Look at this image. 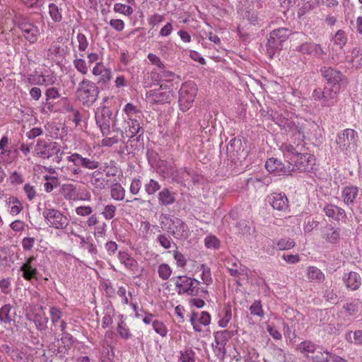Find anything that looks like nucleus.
<instances>
[{
    "label": "nucleus",
    "mask_w": 362,
    "mask_h": 362,
    "mask_svg": "<svg viewBox=\"0 0 362 362\" xmlns=\"http://www.w3.org/2000/svg\"><path fill=\"white\" fill-rule=\"evenodd\" d=\"M66 160L68 163L58 168L59 177L64 180L77 181L82 173L81 168L93 170L100 166L98 160L83 157L78 153H71L66 157Z\"/></svg>",
    "instance_id": "obj_2"
},
{
    "label": "nucleus",
    "mask_w": 362,
    "mask_h": 362,
    "mask_svg": "<svg viewBox=\"0 0 362 362\" xmlns=\"http://www.w3.org/2000/svg\"><path fill=\"white\" fill-rule=\"evenodd\" d=\"M89 182L94 189L99 191L105 189L108 183L103 173L100 170H95L89 174Z\"/></svg>",
    "instance_id": "obj_27"
},
{
    "label": "nucleus",
    "mask_w": 362,
    "mask_h": 362,
    "mask_svg": "<svg viewBox=\"0 0 362 362\" xmlns=\"http://www.w3.org/2000/svg\"><path fill=\"white\" fill-rule=\"evenodd\" d=\"M19 28L24 37L30 43H35L37 40L40 35V30L37 26L28 22H22L20 23Z\"/></svg>",
    "instance_id": "obj_19"
},
{
    "label": "nucleus",
    "mask_w": 362,
    "mask_h": 362,
    "mask_svg": "<svg viewBox=\"0 0 362 362\" xmlns=\"http://www.w3.org/2000/svg\"><path fill=\"white\" fill-rule=\"evenodd\" d=\"M358 194V188L356 186H346L341 192V197L344 204L347 206L354 204Z\"/></svg>",
    "instance_id": "obj_29"
},
{
    "label": "nucleus",
    "mask_w": 362,
    "mask_h": 362,
    "mask_svg": "<svg viewBox=\"0 0 362 362\" xmlns=\"http://www.w3.org/2000/svg\"><path fill=\"white\" fill-rule=\"evenodd\" d=\"M34 322L39 330H45L47 327L48 317L43 314H36L34 317Z\"/></svg>",
    "instance_id": "obj_46"
},
{
    "label": "nucleus",
    "mask_w": 362,
    "mask_h": 362,
    "mask_svg": "<svg viewBox=\"0 0 362 362\" xmlns=\"http://www.w3.org/2000/svg\"><path fill=\"white\" fill-rule=\"evenodd\" d=\"M0 289L1 293L8 294L12 290L11 278H4L0 280Z\"/></svg>",
    "instance_id": "obj_60"
},
{
    "label": "nucleus",
    "mask_w": 362,
    "mask_h": 362,
    "mask_svg": "<svg viewBox=\"0 0 362 362\" xmlns=\"http://www.w3.org/2000/svg\"><path fill=\"white\" fill-rule=\"evenodd\" d=\"M158 273L160 279L167 280L171 276L172 269L168 264L163 263L158 266Z\"/></svg>",
    "instance_id": "obj_50"
},
{
    "label": "nucleus",
    "mask_w": 362,
    "mask_h": 362,
    "mask_svg": "<svg viewBox=\"0 0 362 362\" xmlns=\"http://www.w3.org/2000/svg\"><path fill=\"white\" fill-rule=\"evenodd\" d=\"M76 214L79 216H89L93 214V209L90 206H79L75 209Z\"/></svg>",
    "instance_id": "obj_61"
},
{
    "label": "nucleus",
    "mask_w": 362,
    "mask_h": 362,
    "mask_svg": "<svg viewBox=\"0 0 362 362\" xmlns=\"http://www.w3.org/2000/svg\"><path fill=\"white\" fill-rule=\"evenodd\" d=\"M173 225L174 226L173 228H169V232H170L173 235H174L177 238H187L190 235L189 229L187 225L182 221L181 219L178 218H174L171 220Z\"/></svg>",
    "instance_id": "obj_20"
},
{
    "label": "nucleus",
    "mask_w": 362,
    "mask_h": 362,
    "mask_svg": "<svg viewBox=\"0 0 362 362\" xmlns=\"http://www.w3.org/2000/svg\"><path fill=\"white\" fill-rule=\"evenodd\" d=\"M358 141V133L352 129H346L338 133L336 138L337 148L347 156L356 151Z\"/></svg>",
    "instance_id": "obj_5"
},
{
    "label": "nucleus",
    "mask_w": 362,
    "mask_h": 362,
    "mask_svg": "<svg viewBox=\"0 0 362 362\" xmlns=\"http://www.w3.org/2000/svg\"><path fill=\"white\" fill-rule=\"evenodd\" d=\"M145 191L148 195L154 194L160 189V184L155 180L151 179L144 185Z\"/></svg>",
    "instance_id": "obj_51"
},
{
    "label": "nucleus",
    "mask_w": 362,
    "mask_h": 362,
    "mask_svg": "<svg viewBox=\"0 0 362 362\" xmlns=\"http://www.w3.org/2000/svg\"><path fill=\"white\" fill-rule=\"evenodd\" d=\"M59 148L56 142L45 139H38L34 148L35 156L42 158H49L57 154Z\"/></svg>",
    "instance_id": "obj_12"
},
{
    "label": "nucleus",
    "mask_w": 362,
    "mask_h": 362,
    "mask_svg": "<svg viewBox=\"0 0 362 362\" xmlns=\"http://www.w3.org/2000/svg\"><path fill=\"white\" fill-rule=\"evenodd\" d=\"M146 100L152 105L169 103L174 98L172 85L160 84L158 88L146 92Z\"/></svg>",
    "instance_id": "obj_7"
},
{
    "label": "nucleus",
    "mask_w": 362,
    "mask_h": 362,
    "mask_svg": "<svg viewBox=\"0 0 362 362\" xmlns=\"http://www.w3.org/2000/svg\"><path fill=\"white\" fill-rule=\"evenodd\" d=\"M45 100L48 103L50 100L57 99L60 97L59 90L55 87L49 88L45 91Z\"/></svg>",
    "instance_id": "obj_62"
},
{
    "label": "nucleus",
    "mask_w": 362,
    "mask_h": 362,
    "mask_svg": "<svg viewBox=\"0 0 362 362\" xmlns=\"http://www.w3.org/2000/svg\"><path fill=\"white\" fill-rule=\"evenodd\" d=\"M40 86H52L57 81V76L52 73L40 75Z\"/></svg>",
    "instance_id": "obj_55"
},
{
    "label": "nucleus",
    "mask_w": 362,
    "mask_h": 362,
    "mask_svg": "<svg viewBox=\"0 0 362 362\" xmlns=\"http://www.w3.org/2000/svg\"><path fill=\"white\" fill-rule=\"evenodd\" d=\"M173 180L180 184H184L192 177V171L186 168L176 170L172 173Z\"/></svg>",
    "instance_id": "obj_34"
},
{
    "label": "nucleus",
    "mask_w": 362,
    "mask_h": 362,
    "mask_svg": "<svg viewBox=\"0 0 362 362\" xmlns=\"http://www.w3.org/2000/svg\"><path fill=\"white\" fill-rule=\"evenodd\" d=\"M339 91V86H327L323 90V98L322 105L329 107L334 105L337 102V93Z\"/></svg>",
    "instance_id": "obj_24"
},
{
    "label": "nucleus",
    "mask_w": 362,
    "mask_h": 362,
    "mask_svg": "<svg viewBox=\"0 0 362 362\" xmlns=\"http://www.w3.org/2000/svg\"><path fill=\"white\" fill-rule=\"evenodd\" d=\"M150 75L154 83H158L160 81L171 82L175 77V73L166 69L165 65L163 68H160L158 71H152Z\"/></svg>",
    "instance_id": "obj_25"
},
{
    "label": "nucleus",
    "mask_w": 362,
    "mask_h": 362,
    "mask_svg": "<svg viewBox=\"0 0 362 362\" xmlns=\"http://www.w3.org/2000/svg\"><path fill=\"white\" fill-rule=\"evenodd\" d=\"M297 349L302 354H313L316 349V346L310 341H304L298 344Z\"/></svg>",
    "instance_id": "obj_41"
},
{
    "label": "nucleus",
    "mask_w": 362,
    "mask_h": 362,
    "mask_svg": "<svg viewBox=\"0 0 362 362\" xmlns=\"http://www.w3.org/2000/svg\"><path fill=\"white\" fill-rule=\"evenodd\" d=\"M11 309L12 306L10 304H6L0 308V322L10 323L12 321Z\"/></svg>",
    "instance_id": "obj_39"
},
{
    "label": "nucleus",
    "mask_w": 362,
    "mask_h": 362,
    "mask_svg": "<svg viewBox=\"0 0 362 362\" xmlns=\"http://www.w3.org/2000/svg\"><path fill=\"white\" fill-rule=\"evenodd\" d=\"M173 255L176 261V265L177 267H185L187 264V260L185 257V256L179 252L177 250L173 251Z\"/></svg>",
    "instance_id": "obj_59"
},
{
    "label": "nucleus",
    "mask_w": 362,
    "mask_h": 362,
    "mask_svg": "<svg viewBox=\"0 0 362 362\" xmlns=\"http://www.w3.org/2000/svg\"><path fill=\"white\" fill-rule=\"evenodd\" d=\"M61 192L66 200H90L91 195L90 193H86L84 197H79L77 192L76 187L72 184H65L62 186Z\"/></svg>",
    "instance_id": "obj_18"
},
{
    "label": "nucleus",
    "mask_w": 362,
    "mask_h": 362,
    "mask_svg": "<svg viewBox=\"0 0 362 362\" xmlns=\"http://www.w3.org/2000/svg\"><path fill=\"white\" fill-rule=\"evenodd\" d=\"M202 270V279L204 284L209 286L212 283V278L211 275L210 269L205 266L204 264H202L201 266Z\"/></svg>",
    "instance_id": "obj_58"
},
{
    "label": "nucleus",
    "mask_w": 362,
    "mask_h": 362,
    "mask_svg": "<svg viewBox=\"0 0 362 362\" xmlns=\"http://www.w3.org/2000/svg\"><path fill=\"white\" fill-rule=\"evenodd\" d=\"M232 337V332L227 329L218 331L214 333L215 343L226 346L229 339Z\"/></svg>",
    "instance_id": "obj_36"
},
{
    "label": "nucleus",
    "mask_w": 362,
    "mask_h": 362,
    "mask_svg": "<svg viewBox=\"0 0 362 362\" xmlns=\"http://www.w3.org/2000/svg\"><path fill=\"white\" fill-rule=\"evenodd\" d=\"M6 205L9 209L10 214L12 216L18 215L23 209L21 202L15 197H10L6 201Z\"/></svg>",
    "instance_id": "obj_35"
},
{
    "label": "nucleus",
    "mask_w": 362,
    "mask_h": 362,
    "mask_svg": "<svg viewBox=\"0 0 362 362\" xmlns=\"http://www.w3.org/2000/svg\"><path fill=\"white\" fill-rule=\"evenodd\" d=\"M116 210L117 209L115 205L107 204L105 206L101 214L106 220H110L115 217Z\"/></svg>",
    "instance_id": "obj_57"
},
{
    "label": "nucleus",
    "mask_w": 362,
    "mask_h": 362,
    "mask_svg": "<svg viewBox=\"0 0 362 362\" xmlns=\"http://www.w3.org/2000/svg\"><path fill=\"white\" fill-rule=\"evenodd\" d=\"M113 11L115 13H121L127 16H131L134 12L133 8L130 6L120 3L115 4Z\"/></svg>",
    "instance_id": "obj_47"
},
{
    "label": "nucleus",
    "mask_w": 362,
    "mask_h": 362,
    "mask_svg": "<svg viewBox=\"0 0 362 362\" xmlns=\"http://www.w3.org/2000/svg\"><path fill=\"white\" fill-rule=\"evenodd\" d=\"M124 129L127 137L133 138L143 129L141 125L143 112L141 110L132 103H127L123 107Z\"/></svg>",
    "instance_id": "obj_3"
},
{
    "label": "nucleus",
    "mask_w": 362,
    "mask_h": 362,
    "mask_svg": "<svg viewBox=\"0 0 362 362\" xmlns=\"http://www.w3.org/2000/svg\"><path fill=\"white\" fill-rule=\"evenodd\" d=\"M227 154L233 160H240L247 156L240 139H232L226 147Z\"/></svg>",
    "instance_id": "obj_14"
},
{
    "label": "nucleus",
    "mask_w": 362,
    "mask_h": 362,
    "mask_svg": "<svg viewBox=\"0 0 362 362\" xmlns=\"http://www.w3.org/2000/svg\"><path fill=\"white\" fill-rule=\"evenodd\" d=\"M117 332L120 338L128 340L132 338V334L127 323L123 315H119V321L117 325Z\"/></svg>",
    "instance_id": "obj_30"
},
{
    "label": "nucleus",
    "mask_w": 362,
    "mask_h": 362,
    "mask_svg": "<svg viewBox=\"0 0 362 362\" xmlns=\"http://www.w3.org/2000/svg\"><path fill=\"white\" fill-rule=\"evenodd\" d=\"M49 315L52 323L54 326H56L59 321H61L62 317V310L56 307H52L49 309Z\"/></svg>",
    "instance_id": "obj_54"
},
{
    "label": "nucleus",
    "mask_w": 362,
    "mask_h": 362,
    "mask_svg": "<svg viewBox=\"0 0 362 362\" xmlns=\"http://www.w3.org/2000/svg\"><path fill=\"white\" fill-rule=\"evenodd\" d=\"M265 168L267 171L276 175H288L293 171V167L291 165L285 166L281 160L274 158H269L267 160Z\"/></svg>",
    "instance_id": "obj_17"
},
{
    "label": "nucleus",
    "mask_w": 362,
    "mask_h": 362,
    "mask_svg": "<svg viewBox=\"0 0 362 362\" xmlns=\"http://www.w3.org/2000/svg\"><path fill=\"white\" fill-rule=\"evenodd\" d=\"M75 59L74 60V67L83 75L88 73V67L85 60L82 58H78L76 53L74 54Z\"/></svg>",
    "instance_id": "obj_49"
},
{
    "label": "nucleus",
    "mask_w": 362,
    "mask_h": 362,
    "mask_svg": "<svg viewBox=\"0 0 362 362\" xmlns=\"http://www.w3.org/2000/svg\"><path fill=\"white\" fill-rule=\"evenodd\" d=\"M42 216L47 226L58 230H64L69 225L68 216L60 210L53 208L49 201L45 202Z\"/></svg>",
    "instance_id": "obj_4"
},
{
    "label": "nucleus",
    "mask_w": 362,
    "mask_h": 362,
    "mask_svg": "<svg viewBox=\"0 0 362 362\" xmlns=\"http://www.w3.org/2000/svg\"><path fill=\"white\" fill-rule=\"evenodd\" d=\"M308 278L315 282H322L325 279L323 273L315 267H309L308 268Z\"/></svg>",
    "instance_id": "obj_37"
},
{
    "label": "nucleus",
    "mask_w": 362,
    "mask_h": 362,
    "mask_svg": "<svg viewBox=\"0 0 362 362\" xmlns=\"http://www.w3.org/2000/svg\"><path fill=\"white\" fill-rule=\"evenodd\" d=\"M346 42L347 38L345 32L341 30H338L334 37V44L338 45L340 48H342L346 45Z\"/></svg>",
    "instance_id": "obj_56"
},
{
    "label": "nucleus",
    "mask_w": 362,
    "mask_h": 362,
    "mask_svg": "<svg viewBox=\"0 0 362 362\" xmlns=\"http://www.w3.org/2000/svg\"><path fill=\"white\" fill-rule=\"evenodd\" d=\"M48 8L49 14L52 20L55 23L60 22L62 19V16L58 6L56 4L52 3L49 4Z\"/></svg>",
    "instance_id": "obj_43"
},
{
    "label": "nucleus",
    "mask_w": 362,
    "mask_h": 362,
    "mask_svg": "<svg viewBox=\"0 0 362 362\" xmlns=\"http://www.w3.org/2000/svg\"><path fill=\"white\" fill-rule=\"evenodd\" d=\"M5 350L13 358V360L16 362H33L35 351L30 347L25 346L23 347L21 350H11L8 346H6Z\"/></svg>",
    "instance_id": "obj_13"
},
{
    "label": "nucleus",
    "mask_w": 362,
    "mask_h": 362,
    "mask_svg": "<svg viewBox=\"0 0 362 362\" xmlns=\"http://www.w3.org/2000/svg\"><path fill=\"white\" fill-rule=\"evenodd\" d=\"M110 195L115 200L121 201L124 198L125 190L120 184L116 183L111 187Z\"/></svg>",
    "instance_id": "obj_38"
},
{
    "label": "nucleus",
    "mask_w": 362,
    "mask_h": 362,
    "mask_svg": "<svg viewBox=\"0 0 362 362\" xmlns=\"http://www.w3.org/2000/svg\"><path fill=\"white\" fill-rule=\"evenodd\" d=\"M157 241L165 249H170L172 247V245L176 246L171 238L165 234L158 235L157 237Z\"/></svg>",
    "instance_id": "obj_53"
},
{
    "label": "nucleus",
    "mask_w": 362,
    "mask_h": 362,
    "mask_svg": "<svg viewBox=\"0 0 362 362\" xmlns=\"http://www.w3.org/2000/svg\"><path fill=\"white\" fill-rule=\"evenodd\" d=\"M268 202L276 210L284 211L288 206V200L284 193H272L267 198Z\"/></svg>",
    "instance_id": "obj_21"
},
{
    "label": "nucleus",
    "mask_w": 362,
    "mask_h": 362,
    "mask_svg": "<svg viewBox=\"0 0 362 362\" xmlns=\"http://www.w3.org/2000/svg\"><path fill=\"white\" fill-rule=\"evenodd\" d=\"M117 257L120 263L122 264L125 268L132 271L137 268L138 263L136 260L129 253L124 251H119Z\"/></svg>",
    "instance_id": "obj_31"
},
{
    "label": "nucleus",
    "mask_w": 362,
    "mask_h": 362,
    "mask_svg": "<svg viewBox=\"0 0 362 362\" xmlns=\"http://www.w3.org/2000/svg\"><path fill=\"white\" fill-rule=\"evenodd\" d=\"M112 110L105 105L98 107L95 112L96 124L103 136H107L110 132V126L112 122Z\"/></svg>",
    "instance_id": "obj_10"
},
{
    "label": "nucleus",
    "mask_w": 362,
    "mask_h": 362,
    "mask_svg": "<svg viewBox=\"0 0 362 362\" xmlns=\"http://www.w3.org/2000/svg\"><path fill=\"white\" fill-rule=\"evenodd\" d=\"M76 40L78 44V50L82 52L86 51L88 46V42L85 35H83V33H78L76 35Z\"/></svg>",
    "instance_id": "obj_63"
},
{
    "label": "nucleus",
    "mask_w": 362,
    "mask_h": 362,
    "mask_svg": "<svg viewBox=\"0 0 362 362\" xmlns=\"http://www.w3.org/2000/svg\"><path fill=\"white\" fill-rule=\"evenodd\" d=\"M175 284L179 294L202 296V293H207L206 290L199 287L200 282L199 281L187 276H177Z\"/></svg>",
    "instance_id": "obj_6"
},
{
    "label": "nucleus",
    "mask_w": 362,
    "mask_h": 362,
    "mask_svg": "<svg viewBox=\"0 0 362 362\" xmlns=\"http://www.w3.org/2000/svg\"><path fill=\"white\" fill-rule=\"evenodd\" d=\"M344 280L346 286L351 290H356L361 284V278L356 272H350L345 274Z\"/></svg>",
    "instance_id": "obj_32"
},
{
    "label": "nucleus",
    "mask_w": 362,
    "mask_h": 362,
    "mask_svg": "<svg viewBox=\"0 0 362 362\" xmlns=\"http://www.w3.org/2000/svg\"><path fill=\"white\" fill-rule=\"evenodd\" d=\"M274 243L276 245L277 248L280 250H290L293 248L296 243L293 239L291 238H281Z\"/></svg>",
    "instance_id": "obj_40"
},
{
    "label": "nucleus",
    "mask_w": 362,
    "mask_h": 362,
    "mask_svg": "<svg viewBox=\"0 0 362 362\" xmlns=\"http://www.w3.org/2000/svg\"><path fill=\"white\" fill-rule=\"evenodd\" d=\"M250 314L262 318L264 316V311L260 300H255L250 306Z\"/></svg>",
    "instance_id": "obj_44"
},
{
    "label": "nucleus",
    "mask_w": 362,
    "mask_h": 362,
    "mask_svg": "<svg viewBox=\"0 0 362 362\" xmlns=\"http://www.w3.org/2000/svg\"><path fill=\"white\" fill-rule=\"evenodd\" d=\"M322 76L327 81L328 86H339L341 73L331 67L324 66L320 69Z\"/></svg>",
    "instance_id": "obj_23"
},
{
    "label": "nucleus",
    "mask_w": 362,
    "mask_h": 362,
    "mask_svg": "<svg viewBox=\"0 0 362 362\" xmlns=\"http://www.w3.org/2000/svg\"><path fill=\"white\" fill-rule=\"evenodd\" d=\"M189 321L195 332H201L202 326H208L211 323V315L206 311L192 312L189 316Z\"/></svg>",
    "instance_id": "obj_16"
},
{
    "label": "nucleus",
    "mask_w": 362,
    "mask_h": 362,
    "mask_svg": "<svg viewBox=\"0 0 362 362\" xmlns=\"http://www.w3.org/2000/svg\"><path fill=\"white\" fill-rule=\"evenodd\" d=\"M289 114L286 113L285 115L281 114H274L272 116L273 120L286 132H291L293 136H298V144L294 146L291 144H283L281 150L284 153V156L287 159L288 165L292 167L294 160L298 158V156L305 151L303 145L304 134L303 132V123L305 120L297 116L288 117Z\"/></svg>",
    "instance_id": "obj_1"
},
{
    "label": "nucleus",
    "mask_w": 362,
    "mask_h": 362,
    "mask_svg": "<svg viewBox=\"0 0 362 362\" xmlns=\"http://www.w3.org/2000/svg\"><path fill=\"white\" fill-rule=\"evenodd\" d=\"M289 35V30L286 28H280L270 33L267 47V52L272 56L276 50L281 49L282 43L286 41Z\"/></svg>",
    "instance_id": "obj_11"
},
{
    "label": "nucleus",
    "mask_w": 362,
    "mask_h": 362,
    "mask_svg": "<svg viewBox=\"0 0 362 362\" xmlns=\"http://www.w3.org/2000/svg\"><path fill=\"white\" fill-rule=\"evenodd\" d=\"M152 327L153 330L161 337H165L168 335V328L163 321L158 320L153 321Z\"/></svg>",
    "instance_id": "obj_42"
},
{
    "label": "nucleus",
    "mask_w": 362,
    "mask_h": 362,
    "mask_svg": "<svg viewBox=\"0 0 362 362\" xmlns=\"http://www.w3.org/2000/svg\"><path fill=\"white\" fill-rule=\"evenodd\" d=\"M315 164V158L313 155L303 151L298 158H296L292 164L293 170L295 167L301 171H310L313 170Z\"/></svg>",
    "instance_id": "obj_15"
},
{
    "label": "nucleus",
    "mask_w": 362,
    "mask_h": 362,
    "mask_svg": "<svg viewBox=\"0 0 362 362\" xmlns=\"http://www.w3.org/2000/svg\"><path fill=\"white\" fill-rule=\"evenodd\" d=\"M159 204L163 206L173 204L175 202V193L168 188H163L158 194Z\"/></svg>",
    "instance_id": "obj_33"
},
{
    "label": "nucleus",
    "mask_w": 362,
    "mask_h": 362,
    "mask_svg": "<svg viewBox=\"0 0 362 362\" xmlns=\"http://www.w3.org/2000/svg\"><path fill=\"white\" fill-rule=\"evenodd\" d=\"M98 93V88L95 83L88 79H83L79 83L76 95L83 105L89 106L96 100Z\"/></svg>",
    "instance_id": "obj_8"
},
{
    "label": "nucleus",
    "mask_w": 362,
    "mask_h": 362,
    "mask_svg": "<svg viewBox=\"0 0 362 362\" xmlns=\"http://www.w3.org/2000/svg\"><path fill=\"white\" fill-rule=\"evenodd\" d=\"M346 339L355 344L362 345V330H357L354 332H348L346 334Z\"/></svg>",
    "instance_id": "obj_45"
},
{
    "label": "nucleus",
    "mask_w": 362,
    "mask_h": 362,
    "mask_svg": "<svg viewBox=\"0 0 362 362\" xmlns=\"http://www.w3.org/2000/svg\"><path fill=\"white\" fill-rule=\"evenodd\" d=\"M35 258L34 257H29L25 263L21 267L20 270L23 272V277L28 281L35 278L37 274V269L34 264Z\"/></svg>",
    "instance_id": "obj_26"
},
{
    "label": "nucleus",
    "mask_w": 362,
    "mask_h": 362,
    "mask_svg": "<svg viewBox=\"0 0 362 362\" xmlns=\"http://www.w3.org/2000/svg\"><path fill=\"white\" fill-rule=\"evenodd\" d=\"M197 88L194 82L183 83L179 90V105L182 112L189 110L197 95Z\"/></svg>",
    "instance_id": "obj_9"
},
{
    "label": "nucleus",
    "mask_w": 362,
    "mask_h": 362,
    "mask_svg": "<svg viewBox=\"0 0 362 362\" xmlns=\"http://www.w3.org/2000/svg\"><path fill=\"white\" fill-rule=\"evenodd\" d=\"M324 211L329 218H332L334 220H341L345 221L346 218V215L345 211L334 204H327L324 207Z\"/></svg>",
    "instance_id": "obj_28"
},
{
    "label": "nucleus",
    "mask_w": 362,
    "mask_h": 362,
    "mask_svg": "<svg viewBox=\"0 0 362 362\" xmlns=\"http://www.w3.org/2000/svg\"><path fill=\"white\" fill-rule=\"evenodd\" d=\"M80 245L82 247L87 250L90 254L97 253L96 246L90 241V238L81 237Z\"/></svg>",
    "instance_id": "obj_48"
},
{
    "label": "nucleus",
    "mask_w": 362,
    "mask_h": 362,
    "mask_svg": "<svg viewBox=\"0 0 362 362\" xmlns=\"http://www.w3.org/2000/svg\"><path fill=\"white\" fill-rule=\"evenodd\" d=\"M296 51L316 57H322L325 54L320 45L313 42L303 43L296 48Z\"/></svg>",
    "instance_id": "obj_22"
},
{
    "label": "nucleus",
    "mask_w": 362,
    "mask_h": 362,
    "mask_svg": "<svg viewBox=\"0 0 362 362\" xmlns=\"http://www.w3.org/2000/svg\"><path fill=\"white\" fill-rule=\"evenodd\" d=\"M60 46L57 44H52L47 50V57L52 60H56L60 53Z\"/></svg>",
    "instance_id": "obj_64"
},
{
    "label": "nucleus",
    "mask_w": 362,
    "mask_h": 362,
    "mask_svg": "<svg viewBox=\"0 0 362 362\" xmlns=\"http://www.w3.org/2000/svg\"><path fill=\"white\" fill-rule=\"evenodd\" d=\"M204 245L209 249L216 250L220 247V241L215 235H209L204 238Z\"/></svg>",
    "instance_id": "obj_52"
}]
</instances>
